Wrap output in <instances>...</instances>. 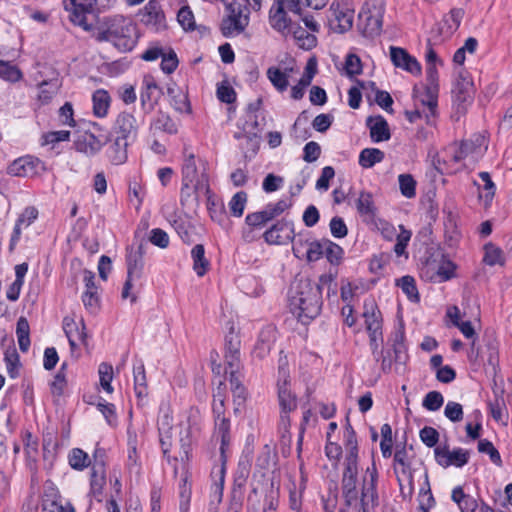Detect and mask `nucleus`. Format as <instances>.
<instances>
[{"label":"nucleus","instance_id":"nucleus-40","mask_svg":"<svg viewBox=\"0 0 512 512\" xmlns=\"http://www.w3.org/2000/svg\"><path fill=\"white\" fill-rule=\"evenodd\" d=\"M29 323L26 318L20 317L17 321L16 334L18 338L19 348L22 352L28 351L30 347Z\"/></svg>","mask_w":512,"mask_h":512},{"label":"nucleus","instance_id":"nucleus-57","mask_svg":"<svg viewBox=\"0 0 512 512\" xmlns=\"http://www.w3.org/2000/svg\"><path fill=\"white\" fill-rule=\"evenodd\" d=\"M403 292L408 296L409 299L413 301L419 300L418 291L416 288L415 280L411 276H404L399 280L398 284Z\"/></svg>","mask_w":512,"mask_h":512},{"label":"nucleus","instance_id":"nucleus-34","mask_svg":"<svg viewBox=\"0 0 512 512\" xmlns=\"http://www.w3.org/2000/svg\"><path fill=\"white\" fill-rule=\"evenodd\" d=\"M452 500L458 504L461 512H475L477 501L470 495L464 493L462 487H455L452 491Z\"/></svg>","mask_w":512,"mask_h":512},{"label":"nucleus","instance_id":"nucleus-43","mask_svg":"<svg viewBox=\"0 0 512 512\" xmlns=\"http://www.w3.org/2000/svg\"><path fill=\"white\" fill-rule=\"evenodd\" d=\"M69 464L73 469L83 470L90 464L89 456L82 449L74 448L69 453Z\"/></svg>","mask_w":512,"mask_h":512},{"label":"nucleus","instance_id":"nucleus-32","mask_svg":"<svg viewBox=\"0 0 512 512\" xmlns=\"http://www.w3.org/2000/svg\"><path fill=\"white\" fill-rule=\"evenodd\" d=\"M93 113L95 116L102 118L108 113L111 98L106 90L98 89L93 93Z\"/></svg>","mask_w":512,"mask_h":512},{"label":"nucleus","instance_id":"nucleus-56","mask_svg":"<svg viewBox=\"0 0 512 512\" xmlns=\"http://www.w3.org/2000/svg\"><path fill=\"white\" fill-rule=\"evenodd\" d=\"M217 97L221 102L231 104L236 99V92L227 81H223L217 87Z\"/></svg>","mask_w":512,"mask_h":512},{"label":"nucleus","instance_id":"nucleus-35","mask_svg":"<svg viewBox=\"0 0 512 512\" xmlns=\"http://www.w3.org/2000/svg\"><path fill=\"white\" fill-rule=\"evenodd\" d=\"M193 269L199 277L206 274L209 268V261L205 258L204 246L197 244L192 248Z\"/></svg>","mask_w":512,"mask_h":512},{"label":"nucleus","instance_id":"nucleus-16","mask_svg":"<svg viewBox=\"0 0 512 512\" xmlns=\"http://www.w3.org/2000/svg\"><path fill=\"white\" fill-rule=\"evenodd\" d=\"M139 122L133 114L128 112H121L118 114L114 126L113 132L117 135L116 138L123 139L126 141H133L139 129Z\"/></svg>","mask_w":512,"mask_h":512},{"label":"nucleus","instance_id":"nucleus-11","mask_svg":"<svg viewBox=\"0 0 512 512\" xmlns=\"http://www.w3.org/2000/svg\"><path fill=\"white\" fill-rule=\"evenodd\" d=\"M295 237L294 224L286 219L276 222L263 234L264 240L270 245H285L293 242Z\"/></svg>","mask_w":512,"mask_h":512},{"label":"nucleus","instance_id":"nucleus-49","mask_svg":"<svg viewBox=\"0 0 512 512\" xmlns=\"http://www.w3.org/2000/svg\"><path fill=\"white\" fill-rule=\"evenodd\" d=\"M247 198V193L244 191H239L232 197L229 202V209L233 216L241 217L243 215Z\"/></svg>","mask_w":512,"mask_h":512},{"label":"nucleus","instance_id":"nucleus-52","mask_svg":"<svg viewBox=\"0 0 512 512\" xmlns=\"http://www.w3.org/2000/svg\"><path fill=\"white\" fill-rule=\"evenodd\" d=\"M177 20L184 30L193 31L195 29L194 14L188 6L179 10Z\"/></svg>","mask_w":512,"mask_h":512},{"label":"nucleus","instance_id":"nucleus-63","mask_svg":"<svg viewBox=\"0 0 512 512\" xmlns=\"http://www.w3.org/2000/svg\"><path fill=\"white\" fill-rule=\"evenodd\" d=\"M345 72L348 76L353 77L362 72V64L360 58L355 54H349L345 60Z\"/></svg>","mask_w":512,"mask_h":512},{"label":"nucleus","instance_id":"nucleus-46","mask_svg":"<svg viewBox=\"0 0 512 512\" xmlns=\"http://www.w3.org/2000/svg\"><path fill=\"white\" fill-rule=\"evenodd\" d=\"M101 387L108 393L113 392L111 381L113 379V367L111 364L102 362L98 368Z\"/></svg>","mask_w":512,"mask_h":512},{"label":"nucleus","instance_id":"nucleus-48","mask_svg":"<svg viewBox=\"0 0 512 512\" xmlns=\"http://www.w3.org/2000/svg\"><path fill=\"white\" fill-rule=\"evenodd\" d=\"M168 94L172 98V105L179 112H190V104L187 96L180 90L168 88Z\"/></svg>","mask_w":512,"mask_h":512},{"label":"nucleus","instance_id":"nucleus-42","mask_svg":"<svg viewBox=\"0 0 512 512\" xmlns=\"http://www.w3.org/2000/svg\"><path fill=\"white\" fill-rule=\"evenodd\" d=\"M419 94H415V109L405 111V116L407 120L411 123L416 122L418 119L424 118L428 125H432V119L435 117H430V123L427 121L426 114H430V111L427 106H423L422 103L417 98Z\"/></svg>","mask_w":512,"mask_h":512},{"label":"nucleus","instance_id":"nucleus-4","mask_svg":"<svg viewBox=\"0 0 512 512\" xmlns=\"http://www.w3.org/2000/svg\"><path fill=\"white\" fill-rule=\"evenodd\" d=\"M487 150V140L485 136L476 134L470 139L463 141L460 145H451L446 153L450 160L455 163L470 158L473 162H477Z\"/></svg>","mask_w":512,"mask_h":512},{"label":"nucleus","instance_id":"nucleus-13","mask_svg":"<svg viewBox=\"0 0 512 512\" xmlns=\"http://www.w3.org/2000/svg\"><path fill=\"white\" fill-rule=\"evenodd\" d=\"M289 371L287 369V361L280 359L278 370V397L282 412L289 413L296 408V399L292 396L289 388Z\"/></svg>","mask_w":512,"mask_h":512},{"label":"nucleus","instance_id":"nucleus-39","mask_svg":"<svg viewBox=\"0 0 512 512\" xmlns=\"http://www.w3.org/2000/svg\"><path fill=\"white\" fill-rule=\"evenodd\" d=\"M134 389L138 398H143L147 395V383L144 364L140 362L134 366Z\"/></svg>","mask_w":512,"mask_h":512},{"label":"nucleus","instance_id":"nucleus-50","mask_svg":"<svg viewBox=\"0 0 512 512\" xmlns=\"http://www.w3.org/2000/svg\"><path fill=\"white\" fill-rule=\"evenodd\" d=\"M484 262L490 266L496 264H503L504 259L502 250L493 245L492 243L486 244Z\"/></svg>","mask_w":512,"mask_h":512},{"label":"nucleus","instance_id":"nucleus-21","mask_svg":"<svg viewBox=\"0 0 512 512\" xmlns=\"http://www.w3.org/2000/svg\"><path fill=\"white\" fill-rule=\"evenodd\" d=\"M390 56L393 64L412 74L418 75L421 72V66L418 61L410 56L406 50L398 47L390 48Z\"/></svg>","mask_w":512,"mask_h":512},{"label":"nucleus","instance_id":"nucleus-12","mask_svg":"<svg viewBox=\"0 0 512 512\" xmlns=\"http://www.w3.org/2000/svg\"><path fill=\"white\" fill-rule=\"evenodd\" d=\"M96 0H65L64 6L70 12V20L89 31L91 26L87 22V15L93 12Z\"/></svg>","mask_w":512,"mask_h":512},{"label":"nucleus","instance_id":"nucleus-55","mask_svg":"<svg viewBox=\"0 0 512 512\" xmlns=\"http://www.w3.org/2000/svg\"><path fill=\"white\" fill-rule=\"evenodd\" d=\"M128 467L130 469L136 468L138 466V457H137V435L128 431Z\"/></svg>","mask_w":512,"mask_h":512},{"label":"nucleus","instance_id":"nucleus-22","mask_svg":"<svg viewBox=\"0 0 512 512\" xmlns=\"http://www.w3.org/2000/svg\"><path fill=\"white\" fill-rule=\"evenodd\" d=\"M286 10L282 6L272 5L269 11L270 26L282 35L289 34L293 25L291 19L287 16Z\"/></svg>","mask_w":512,"mask_h":512},{"label":"nucleus","instance_id":"nucleus-61","mask_svg":"<svg viewBox=\"0 0 512 512\" xmlns=\"http://www.w3.org/2000/svg\"><path fill=\"white\" fill-rule=\"evenodd\" d=\"M444 415L452 422H460L463 419V407L457 402L449 401L445 406Z\"/></svg>","mask_w":512,"mask_h":512},{"label":"nucleus","instance_id":"nucleus-64","mask_svg":"<svg viewBox=\"0 0 512 512\" xmlns=\"http://www.w3.org/2000/svg\"><path fill=\"white\" fill-rule=\"evenodd\" d=\"M419 436L422 442L428 447H434L439 440L438 431L430 426H425L423 429H421Z\"/></svg>","mask_w":512,"mask_h":512},{"label":"nucleus","instance_id":"nucleus-33","mask_svg":"<svg viewBox=\"0 0 512 512\" xmlns=\"http://www.w3.org/2000/svg\"><path fill=\"white\" fill-rule=\"evenodd\" d=\"M142 244L139 245L137 251H130L127 254L126 262H127V274H130V278L139 279L141 276V270L143 267V250Z\"/></svg>","mask_w":512,"mask_h":512},{"label":"nucleus","instance_id":"nucleus-44","mask_svg":"<svg viewBox=\"0 0 512 512\" xmlns=\"http://www.w3.org/2000/svg\"><path fill=\"white\" fill-rule=\"evenodd\" d=\"M152 127L155 130L163 131L169 134L177 132V126L171 117L165 113L160 112L154 120Z\"/></svg>","mask_w":512,"mask_h":512},{"label":"nucleus","instance_id":"nucleus-31","mask_svg":"<svg viewBox=\"0 0 512 512\" xmlns=\"http://www.w3.org/2000/svg\"><path fill=\"white\" fill-rule=\"evenodd\" d=\"M215 435L220 438L221 461H223L225 460V449L230 444V420L228 418H215Z\"/></svg>","mask_w":512,"mask_h":512},{"label":"nucleus","instance_id":"nucleus-24","mask_svg":"<svg viewBox=\"0 0 512 512\" xmlns=\"http://www.w3.org/2000/svg\"><path fill=\"white\" fill-rule=\"evenodd\" d=\"M317 73V62L315 59L311 58L308 60L305 72L303 76L300 78L298 83L294 85L291 89V97L295 100H300L304 96V90L308 87L315 74Z\"/></svg>","mask_w":512,"mask_h":512},{"label":"nucleus","instance_id":"nucleus-60","mask_svg":"<svg viewBox=\"0 0 512 512\" xmlns=\"http://www.w3.org/2000/svg\"><path fill=\"white\" fill-rule=\"evenodd\" d=\"M473 93V84L470 81H463L461 87L457 88L455 92V102L459 105L466 102H471Z\"/></svg>","mask_w":512,"mask_h":512},{"label":"nucleus","instance_id":"nucleus-23","mask_svg":"<svg viewBox=\"0 0 512 512\" xmlns=\"http://www.w3.org/2000/svg\"><path fill=\"white\" fill-rule=\"evenodd\" d=\"M40 164L38 159L21 157L8 166V174L17 177H32L37 173V167Z\"/></svg>","mask_w":512,"mask_h":512},{"label":"nucleus","instance_id":"nucleus-38","mask_svg":"<svg viewBox=\"0 0 512 512\" xmlns=\"http://www.w3.org/2000/svg\"><path fill=\"white\" fill-rule=\"evenodd\" d=\"M384 159V152L377 148H365L360 152L359 164L363 168H371Z\"/></svg>","mask_w":512,"mask_h":512},{"label":"nucleus","instance_id":"nucleus-30","mask_svg":"<svg viewBox=\"0 0 512 512\" xmlns=\"http://www.w3.org/2000/svg\"><path fill=\"white\" fill-rule=\"evenodd\" d=\"M129 142L116 138L107 149V156L112 164L121 165L127 160V147Z\"/></svg>","mask_w":512,"mask_h":512},{"label":"nucleus","instance_id":"nucleus-9","mask_svg":"<svg viewBox=\"0 0 512 512\" xmlns=\"http://www.w3.org/2000/svg\"><path fill=\"white\" fill-rule=\"evenodd\" d=\"M427 85L423 93L417 97L423 106H427L430 114H426L427 121L430 123V117L436 115L437 99H438V85H437V70L435 65L427 66L426 68Z\"/></svg>","mask_w":512,"mask_h":512},{"label":"nucleus","instance_id":"nucleus-18","mask_svg":"<svg viewBox=\"0 0 512 512\" xmlns=\"http://www.w3.org/2000/svg\"><path fill=\"white\" fill-rule=\"evenodd\" d=\"M225 472V460L221 461V465L214 467L211 472L212 485L210 492V505L214 508H216L222 501Z\"/></svg>","mask_w":512,"mask_h":512},{"label":"nucleus","instance_id":"nucleus-47","mask_svg":"<svg viewBox=\"0 0 512 512\" xmlns=\"http://www.w3.org/2000/svg\"><path fill=\"white\" fill-rule=\"evenodd\" d=\"M0 78L9 82H17L22 78V72L10 62L0 60Z\"/></svg>","mask_w":512,"mask_h":512},{"label":"nucleus","instance_id":"nucleus-3","mask_svg":"<svg viewBox=\"0 0 512 512\" xmlns=\"http://www.w3.org/2000/svg\"><path fill=\"white\" fill-rule=\"evenodd\" d=\"M94 37L99 42H111L121 52L131 51L136 45L135 27L131 19L122 15L103 18Z\"/></svg>","mask_w":512,"mask_h":512},{"label":"nucleus","instance_id":"nucleus-10","mask_svg":"<svg viewBox=\"0 0 512 512\" xmlns=\"http://www.w3.org/2000/svg\"><path fill=\"white\" fill-rule=\"evenodd\" d=\"M143 25L154 32H160L167 28L164 11L157 0H149L139 12Z\"/></svg>","mask_w":512,"mask_h":512},{"label":"nucleus","instance_id":"nucleus-15","mask_svg":"<svg viewBox=\"0 0 512 512\" xmlns=\"http://www.w3.org/2000/svg\"><path fill=\"white\" fill-rule=\"evenodd\" d=\"M434 454L437 463L444 468L451 465L462 467L468 463L470 458V452L463 448L450 451L448 447H436Z\"/></svg>","mask_w":512,"mask_h":512},{"label":"nucleus","instance_id":"nucleus-37","mask_svg":"<svg viewBox=\"0 0 512 512\" xmlns=\"http://www.w3.org/2000/svg\"><path fill=\"white\" fill-rule=\"evenodd\" d=\"M359 20L361 24L364 26V31L367 35H376L382 29L383 18L374 16V14H369L367 12L361 11L359 13Z\"/></svg>","mask_w":512,"mask_h":512},{"label":"nucleus","instance_id":"nucleus-28","mask_svg":"<svg viewBox=\"0 0 512 512\" xmlns=\"http://www.w3.org/2000/svg\"><path fill=\"white\" fill-rule=\"evenodd\" d=\"M455 268V264L445 257H442L438 263L435 261L428 263V269L435 272L431 279L436 282H443L452 278Z\"/></svg>","mask_w":512,"mask_h":512},{"label":"nucleus","instance_id":"nucleus-17","mask_svg":"<svg viewBox=\"0 0 512 512\" xmlns=\"http://www.w3.org/2000/svg\"><path fill=\"white\" fill-rule=\"evenodd\" d=\"M331 21L337 23L336 27L339 32L348 31L353 25L354 11L347 5L333 2L330 6Z\"/></svg>","mask_w":512,"mask_h":512},{"label":"nucleus","instance_id":"nucleus-29","mask_svg":"<svg viewBox=\"0 0 512 512\" xmlns=\"http://www.w3.org/2000/svg\"><path fill=\"white\" fill-rule=\"evenodd\" d=\"M101 148V141L92 133H84L75 141V149L87 156L97 154Z\"/></svg>","mask_w":512,"mask_h":512},{"label":"nucleus","instance_id":"nucleus-25","mask_svg":"<svg viewBox=\"0 0 512 512\" xmlns=\"http://www.w3.org/2000/svg\"><path fill=\"white\" fill-rule=\"evenodd\" d=\"M367 126L370 129V137L373 142H382L390 139V129L387 121L382 116L369 117Z\"/></svg>","mask_w":512,"mask_h":512},{"label":"nucleus","instance_id":"nucleus-36","mask_svg":"<svg viewBox=\"0 0 512 512\" xmlns=\"http://www.w3.org/2000/svg\"><path fill=\"white\" fill-rule=\"evenodd\" d=\"M172 419L171 417L165 413L158 422V430L160 435V443L162 446L163 452L166 454L169 451L171 446V429H172Z\"/></svg>","mask_w":512,"mask_h":512},{"label":"nucleus","instance_id":"nucleus-1","mask_svg":"<svg viewBox=\"0 0 512 512\" xmlns=\"http://www.w3.org/2000/svg\"><path fill=\"white\" fill-rule=\"evenodd\" d=\"M345 458L341 478V490L347 506H354L356 512H375L379 504L377 492L378 472L375 463L367 467L358 490V443L351 425L345 430Z\"/></svg>","mask_w":512,"mask_h":512},{"label":"nucleus","instance_id":"nucleus-2","mask_svg":"<svg viewBox=\"0 0 512 512\" xmlns=\"http://www.w3.org/2000/svg\"><path fill=\"white\" fill-rule=\"evenodd\" d=\"M288 301L291 312L300 321L307 323L321 311V290L308 279H299L291 284Z\"/></svg>","mask_w":512,"mask_h":512},{"label":"nucleus","instance_id":"nucleus-27","mask_svg":"<svg viewBox=\"0 0 512 512\" xmlns=\"http://www.w3.org/2000/svg\"><path fill=\"white\" fill-rule=\"evenodd\" d=\"M356 208L364 221L371 222L375 219L377 208L373 200V195L370 192H360L356 200Z\"/></svg>","mask_w":512,"mask_h":512},{"label":"nucleus","instance_id":"nucleus-51","mask_svg":"<svg viewBox=\"0 0 512 512\" xmlns=\"http://www.w3.org/2000/svg\"><path fill=\"white\" fill-rule=\"evenodd\" d=\"M444 403L442 394L438 391H430L423 399L422 405L429 411H437Z\"/></svg>","mask_w":512,"mask_h":512},{"label":"nucleus","instance_id":"nucleus-20","mask_svg":"<svg viewBox=\"0 0 512 512\" xmlns=\"http://www.w3.org/2000/svg\"><path fill=\"white\" fill-rule=\"evenodd\" d=\"M63 328L72 350L78 344L86 345L87 333L85 332L83 320H80L78 324L73 319L66 317L63 322Z\"/></svg>","mask_w":512,"mask_h":512},{"label":"nucleus","instance_id":"nucleus-8","mask_svg":"<svg viewBox=\"0 0 512 512\" xmlns=\"http://www.w3.org/2000/svg\"><path fill=\"white\" fill-rule=\"evenodd\" d=\"M182 175L184 187H192L195 192L209 191L208 176L204 170L201 172L198 171L193 154L186 157L182 167Z\"/></svg>","mask_w":512,"mask_h":512},{"label":"nucleus","instance_id":"nucleus-5","mask_svg":"<svg viewBox=\"0 0 512 512\" xmlns=\"http://www.w3.org/2000/svg\"><path fill=\"white\" fill-rule=\"evenodd\" d=\"M363 317L370 338V346L374 353L383 343V336L381 313L373 301L365 302Z\"/></svg>","mask_w":512,"mask_h":512},{"label":"nucleus","instance_id":"nucleus-19","mask_svg":"<svg viewBox=\"0 0 512 512\" xmlns=\"http://www.w3.org/2000/svg\"><path fill=\"white\" fill-rule=\"evenodd\" d=\"M276 340V328L272 325L265 326L259 333L253 355L258 359L265 358L271 351Z\"/></svg>","mask_w":512,"mask_h":512},{"label":"nucleus","instance_id":"nucleus-26","mask_svg":"<svg viewBox=\"0 0 512 512\" xmlns=\"http://www.w3.org/2000/svg\"><path fill=\"white\" fill-rule=\"evenodd\" d=\"M464 10L462 8H453L444 16L439 31L443 37L448 38L459 28L461 21L464 17Z\"/></svg>","mask_w":512,"mask_h":512},{"label":"nucleus","instance_id":"nucleus-59","mask_svg":"<svg viewBox=\"0 0 512 512\" xmlns=\"http://www.w3.org/2000/svg\"><path fill=\"white\" fill-rule=\"evenodd\" d=\"M324 245V255L326 256L328 261L332 264H337L342 258L343 249L339 245L329 240H324Z\"/></svg>","mask_w":512,"mask_h":512},{"label":"nucleus","instance_id":"nucleus-58","mask_svg":"<svg viewBox=\"0 0 512 512\" xmlns=\"http://www.w3.org/2000/svg\"><path fill=\"white\" fill-rule=\"evenodd\" d=\"M400 233L397 235L396 244L394 246V252L397 256H402L405 253V249L411 239L412 233L406 230L403 225L399 226Z\"/></svg>","mask_w":512,"mask_h":512},{"label":"nucleus","instance_id":"nucleus-54","mask_svg":"<svg viewBox=\"0 0 512 512\" xmlns=\"http://www.w3.org/2000/svg\"><path fill=\"white\" fill-rule=\"evenodd\" d=\"M478 451L489 455L491 461L496 465H501V456L498 450L494 447L492 442L487 439H481L478 442Z\"/></svg>","mask_w":512,"mask_h":512},{"label":"nucleus","instance_id":"nucleus-53","mask_svg":"<svg viewBox=\"0 0 512 512\" xmlns=\"http://www.w3.org/2000/svg\"><path fill=\"white\" fill-rule=\"evenodd\" d=\"M399 186L402 195L407 198H412L415 196L416 191V182L413 177L409 174H401L399 175Z\"/></svg>","mask_w":512,"mask_h":512},{"label":"nucleus","instance_id":"nucleus-45","mask_svg":"<svg viewBox=\"0 0 512 512\" xmlns=\"http://www.w3.org/2000/svg\"><path fill=\"white\" fill-rule=\"evenodd\" d=\"M105 484V473L103 466H93L91 474V493L94 496L102 494L103 486Z\"/></svg>","mask_w":512,"mask_h":512},{"label":"nucleus","instance_id":"nucleus-62","mask_svg":"<svg viewBox=\"0 0 512 512\" xmlns=\"http://www.w3.org/2000/svg\"><path fill=\"white\" fill-rule=\"evenodd\" d=\"M324 241L322 242H310L305 252L304 258H306L309 262L317 261L324 255L325 252Z\"/></svg>","mask_w":512,"mask_h":512},{"label":"nucleus","instance_id":"nucleus-7","mask_svg":"<svg viewBox=\"0 0 512 512\" xmlns=\"http://www.w3.org/2000/svg\"><path fill=\"white\" fill-rule=\"evenodd\" d=\"M292 203L287 200H279L276 203H270L261 211L249 213L245 222L251 228H262L269 221L281 215L284 211L291 207Z\"/></svg>","mask_w":512,"mask_h":512},{"label":"nucleus","instance_id":"nucleus-6","mask_svg":"<svg viewBox=\"0 0 512 512\" xmlns=\"http://www.w3.org/2000/svg\"><path fill=\"white\" fill-rule=\"evenodd\" d=\"M228 15L221 22V32L225 37L241 34L249 24V16L243 14L240 4L229 3L226 5Z\"/></svg>","mask_w":512,"mask_h":512},{"label":"nucleus","instance_id":"nucleus-14","mask_svg":"<svg viewBox=\"0 0 512 512\" xmlns=\"http://www.w3.org/2000/svg\"><path fill=\"white\" fill-rule=\"evenodd\" d=\"M41 512H74L73 506L63 501L58 490L49 482L45 484Z\"/></svg>","mask_w":512,"mask_h":512},{"label":"nucleus","instance_id":"nucleus-41","mask_svg":"<svg viewBox=\"0 0 512 512\" xmlns=\"http://www.w3.org/2000/svg\"><path fill=\"white\" fill-rule=\"evenodd\" d=\"M267 77L272 85L280 92L285 91L289 85L286 73L282 72L278 67H269L267 70Z\"/></svg>","mask_w":512,"mask_h":512}]
</instances>
